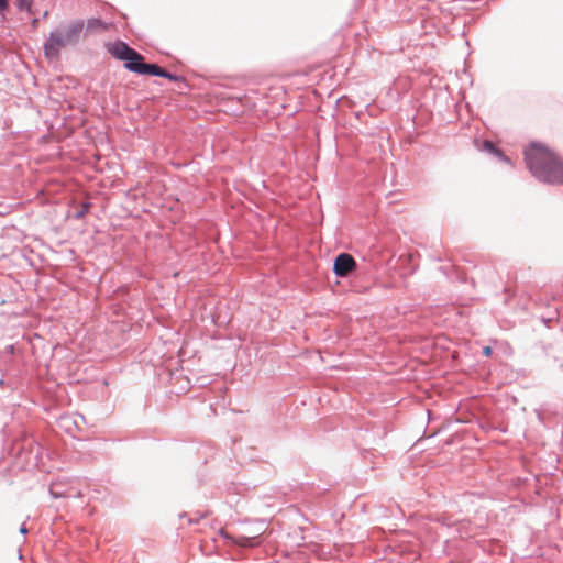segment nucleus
Instances as JSON below:
<instances>
[{
    "mask_svg": "<svg viewBox=\"0 0 563 563\" xmlns=\"http://www.w3.org/2000/svg\"><path fill=\"white\" fill-rule=\"evenodd\" d=\"M84 30L81 21L74 22L60 32H52L44 44V54L48 59H58L59 51L67 45L76 44Z\"/></svg>",
    "mask_w": 563,
    "mask_h": 563,
    "instance_id": "7ed1b4c3",
    "label": "nucleus"
},
{
    "mask_svg": "<svg viewBox=\"0 0 563 563\" xmlns=\"http://www.w3.org/2000/svg\"><path fill=\"white\" fill-rule=\"evenodd\" d=\"M484 148L496 154V155H500V152L494 146V144L489 141H485L484 142Z\"/></svg>",
    "mask_w": 563,
    "mask_h": 563,
    "instance_id": "0eeeda50",
    "label": "nucleus"
},
{
    "mask_svg": "<svg viewBox=\"0 0 563 563\" xmlns=\"http://www.w3.org/2000/svg\"><path fill=\"white\" fill-rule=\"evenodd\" d=\"M483 352L486 356H489L492 354V349L489 346H486L484 347Z\"/></svg>",
    "mask_w": 563,
    "mask_h": 563,
    "instance_id": "9d476101",
    "label": "nucleus"
},
{
    "mask_svg": "<svg viewBox=\"0 0 563 563\" xmlns=\"http://www.w3.org/2000/svg\"><path fill=\"white\" fill-rule=\"evenodd\" d=\"M528 168L539 180L549 184L563 183V162L560 156L541 143H532L525 151Z\"/></svg>",
    "mask_w": 563,
    "mask_h": 563,
    "instance_id": "f257e3e1",
    "label": "nucleus"
},
{
    "mask_svg": "<svg viewBox=\"0 0 563 563\" xmlns=\"http://www.w3.org/2000/svg\"><path fill=\"white\" fill-rule=\"evenodd\" d=\"M21 532H22V533H26V532H27V529H26L25 527H22V528H21Z\"/></svg>",
    "mask_w": 563,
    "mask_h": 563,
    "instance_id": "f8f14e48",
    "label": "nucleus"
},
{
    "mask_svg": "<svg viewBox=\"0 0 563 563\" xmlns=\"http://www.w3.org/2000/svg\"><path fill=\"white\" fill-rule=\"evenodd\" d=\"M9 0H0V11L7 9Z\"/></svg>",
    "mask_w": 563,
    "mask_h": 563,
    "instance_id": "1a4fd4ad",
    "label": "nucleus"
},
{
    "mask_svg": "<svg viewBox=\"0 0 563 563\" xmlns=\"http://www.w3.org/2000/svg\"><path fill=\"white\" fill-rule=\"evenodd\" d=\"M356 266V263L352 255L347 253H342L336 256L334 261V273L338 276H346L349 273H351Z\"/></svg>",
    "mask_w": 563,
    "mask_h": 563,
    "instance_id": "20e7f679",
    "label": "nucleus"
},
{
    "mask_svg": "<svg viewBox=\"0 0 563 563\" xmlns=\"http://www.w3.org/2000/svg\"><path fill=\"white\" fill-rule=\"evenodd\" d=\"M62 422L66 424V423H68V422H69V419H68V418H63V419H62Z\"/></svg>",
    "mask_w": 563,
    "mask_h": 563,
    "instance_id": "9b49d317",
    "label": "nucleus"
},
{
    "mask_svg": "<svg viewBox=\"0 0 563 563\" xmlns=\"http://www.w3.org/2000/svg\"><path fill=\"white\" fill-rule=\"evenodd\" d=\"M19 2H20V4H19L20 8H25L27 10L31 9V2H29L27 0H20Z\"/></svg>",
    "mask_w": 563,
    "mask_h": 563,
    "instance_id": "6e6552de",
    "label": "nucleus"
},
{
    "mask_svg": "<svg viewBox=\"0 0 563 563\" xmlns=\"http://www.w3.org/2000/svg\"><path fill=\"white\" fill-rule=\"evenodd\" d=\"M254 538H247V537H240L236 540V543L242 547H253L255 545V542L253 541Z\"/></svg>",
    "mask_w": 563,
    "mask_h": 563,
    "instance_id": "423d86ee",
    "label": "nucleus"
},
{
    "mask_svg": "<svg viewBox=\"0 0 563 563\" xmlns=\"http://www.w3.org/2000/svg\"><path fill=\"white\" fill-rule=\"evenodd\" d=\"M109 53L117 59L125 62L124 66L130 71L141 75H153L165 77L170 80H176V76L167 73L155 64L144 63V57L139 54L135 49L129 47L123 42H115L108 45Z\"/></svg>",
    "mask_w": 563,
    "mask_h": 563,
    "instance_id": "f03ea898",
    "label": "nucleus"
},
{
    "mask_svg": "<svg viewBox=\"0 0 563 563\" xmlns=\"http://www.w3.org/2000/svg\"><path fill=\"white\" fill-rule=\"evenodd\" d=\"M87 30L90 31V32H96V31H99V30L100 31H106V30H108V25L104 24L99 19H90L87 22Z\"/></svg>",
    "mask_w": 563,
    "mask_h": 563,
    "instance_id": "39448f33",
    "label": "nucleus"
}]
</instances>
